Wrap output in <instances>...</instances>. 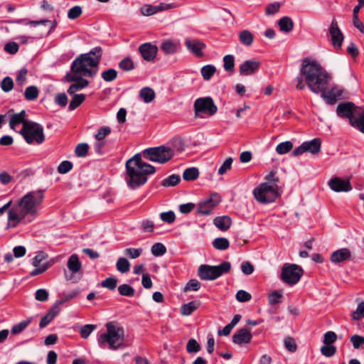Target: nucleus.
Instances as JSON below:
<instances>
[{
    "mask_svg": "<svg viewBox=\"0 0 364 364\" xmlns=\"http://www.w3.org/2000/svg\"><path fill=\"white\" fill-rule=\"evenodd\" d=\"M45 191H30L18 199L8 213L6 228L16 227L22 220L31 223L38 215V208L43 200Z\"/></svg>",
    "mask_w": 364,
    "mask_h": 364,
    "instance_id": "nucleus-1",
    "label": "nucleus"
},
{
    "mask_svg": "<svg viewBox=\"0 0 364 364\" xmlns=\"http://www.w3.org/2000/svg\"><path fill=\"white\" fill-rule=\"evenodd\" d=\"M301 76L295 79L296 88L299 90L306 86L315 94H319L326 85H329L331 75L316 60L308 58L302 61L300 69Z\"/></svg>",
    "mask_w": 364,
    "mask_h": 364,
    "instance_id": "nucleus-2",
    "label": "nucleus"
},
{
    "mask_svg": "<svg viewBox=\"0 0 364 364\" xmlns=\"http://www.w3.org/2000/svg\"><path fill=\"white\" fill-rule=\"evenodd\" d=\"M126 182L127 186L135 189L145 184L147 181V176L155 173V168L142 161L141 154H136L128 159L125 164Z\"/></svg>",
    "mask_w": 364,
    "mask_h": 364,
    "instance_id": "nucleus-3",
    "label": "nucleus"
},
{
    "mask_svg": "<svg viewBox=\"0 0 364 364\" xmlns=\"http://www.w3.org/2000/svg\"><path fill=\"white\" fill-rule=\"evenodd\" d=\"M102 53V48L95 47L89 53L81 54L73 60L71 73L82 77H92L97 73Z\"/></svg>",
    "mask_w": 364,
    "mask_h": 364,
    "instance_id": "nucleus-4",
    "label": "nucleus"
},
{
    "mask_svg": "<svg viewBox=\"0 0 364 364\" xmlns=\"http://www.w3.org/2000/svg\"><path fill=\"white\" fill-rule=\"evenodd\" d=\"M106 333L99 336L97 341L101 347H105V344L111 350H117L124 347V329L116 321H110L106 323Z\"/></svg>",
    "mask_w": 364,
    "mask_h": 364,
    "instance_id": "nucleus-5",
    "label": "nucleus"
},
{
    "mask_svg": "<svg viewBox=\"0 0 364 364\" xmlns=\"http://www.w3.org/2000/svg\"><path fill=\"white\" fill-rule=\"evenodd\" d=\"M267 178L268 181L261 183L253 191L255 198L260 203H272L279 196V178L271 173Z\"/></svg>",
    "mask_w": 364,
    "mask_h": 364,
    "instance_id": "nucleus-6",
    "label": "nucleus"
},
{
    "mask_svg": "<svg viewBox=\"0 0 364 364\" xmlns=\"http://www.w3.org/2000/svg\"><path fill=\"white\" fill-rule=\"evenodd\" d=\"M19 133L29 144L33 142L41 144L45 140L43 127L34 122L24 123V127H22Z\"/></svg>",
    "mask_w": 364,
    "mask_h": 364,
    "instance_id": "nucleus-7",
    "label": "nucleus"
},
{
    "mask_svg": "<svg viewBox=\"0 0 364 364\" xmlns=\"http://www.w3.org/2000/svg\"><path fill=\"white\" fill-rule=\"evenodd\" d=\"M143 156L150 161L165 164L173 156V149L171 147L160 146L144 150Z\"/></svg>",
    "mask_w": 364,
    "mask_h": 364,
    "instance_id": "nucleus-8",
    "label": "nucleus"
},
{
    "mask_svg": "<svg viewBox=\"0 0 364 364\" xmlns=\"http://www.w3.org/2000/svg\"><path fill=\"white\" fill-rule=\"evenodd\" d=\"M304 274L303 269L296 264L285 263L282 268L281 279L289 285L297 284Z\"/></svg>",
    "mask_w": 364,
    "mask_h": 364,
    "instance_id": "nucleus-9",
    "label": "nucleus"
},
{
    "mask_svg": "<svg viewBox=\"0 0 364 364\" xmlns=\"http://www.w3.org/2000/svg\"><path fill=\"white\" fill-rule=\"evenodd\" d=\"M218 107L210 97H200L194 102V113L196 117H201V114L208 116L214 115Z\"/></svg>",
    "mask_w": 364,
    "mask_h": 364,
    "instance_id": "nucleus-10",
    "label": "nucleus"
},
{
    "mask_svg": "<svg viewBox=\"0 0 364 364\" xmlns=\"http://www.w3.org/2000/svg\"><path fill=\"white\" fill-rule=\"evenodd\" d=\"M65 79L67 82H74L69 87L68 90L69 95L75 94L77 91L86 87L89 84V81L86 79H84L82 76H80L71 73H68L65 76Z\"/></svg>",
    "mask_w": 364,
    "mask_h": 364,
    "instance_id": "nucleus-11",
    "label": "nucleus"
},
{
    "mask_svg": "<svg viewBox=\"0 0 364 364\" xmlns=\"http://www.w3.org/2000/svg\"><path fill=\"white\" fill-rule=\"evenodd\" d=\"M328 85H326L324 90L319 92V93L327 104L334 105L341 99L343 93V90L338 86H334L329 90H328Z\"/></svg>",
    "mask_w": 364,
    "mask_h": 364,
    "instance_id": "nucleus-12",
    "label": "nucleus"
},
{
    "mask_svg": "<svg viewBox=\"0 0 364 364\" xmlns=\"http://www.w3.org/2000/svg\"><path fill=\"white\" fill-rule=\"evenodd\" d=\"M48 255L45 254L43 252L40 251L37 252L35 257L33 259L32 264L36 267L33 270H32L30 273L31 277H35L36 275L43 274L45 272L50 266L51 264L50 262H47L43 264L41 266H39L40 263L46 259Z\"/></svg>",
    "mask_w": 364,
    "mask_h": 364,
    "instance_id": "nucleus-13",
    "label": "nucleus"
},
{
    "mask_svg": "<svg viewBox=\"0 0 364 364\" xmlns=\"http://www.w3.org/2000/svg\"><path fill=\"white\" fill-rule=\"evenodd\" d=\"M329 34L331 36V41L332 45L336 48H341L344 39V36L338 27L337 21L335 18H333L329 27Z\"/></svg>",
    "mask_w": 364,
    "mask_h": 364,
    "instance_id": "nucleus-14",
    "label": "nucleus"
},
{
    "mask_svg": "<svg viewBox=\"0 0 364 364\" xmlns=\"http://www.w3.org/2000/svg\"><path fill=\"white\" fill-rule=\"evenodd\" d=\"M328 186L335 192H348L352 190L349 179L334 177L328 181Z\"/></svg>",
    "mask_w": 364,
    "mask_h": 364,
    "instance_id": "nucleus-15",
    "label": "nucleus"
},
{
    "mask_svg": "<svg viewBox=\"0 0 364 364\" xmlns=\"http://www.w3.org/2000/svg\"><path fill=\"white\" fill-rule=\"evenodd\" d=\"M260 62L257 60H247L240 65L239 73L242 76L251 75L259 68Z\"/></svg>",
    "mask_w": 364,
    "mask_h": 364,
    "instance_id": "nucleus-16",
    "label": "nucleus"
},
{
    "mask_svg": "<svg viewBox=\"0 0 364 364\" xmlns=\"http://www.w3.org/2000/svg\"><path fill=\"white\" fill-rule=\"evenodd\" d=\"M185 46L188 50L197 57H202L203 53L202 50L205 47L204 43L198 39L187 38L185 39Z\"/></svg>",
    "mask_w": 364,
    "mask_h": 364,
    "instance_id": "nucleus-17",
    "label": "nucleus"
},
{
    "mask_svg": "<svg viewBox=\"0 0 364 364\" xmlns=\"http://www.w3.org/2000/svg\"><path fill=\"white\" fill-rule=\"evenodd\" d=\"M355 105L351 102H343L338 104L336 108L337 114L342 118H348L350 122L351 119H355L353 116Z\"/></svg>",
    "mask_w": 364,
    "mask_h": 364,
    "instance_id": "nucleus-18",
    "label": "nucleus"
},
{
    "mask_svg": "<svg viewBox=\"0 0 364 364\" xmlns=\"http://www.w3.org/2000/svg\"><path fill=\"white\" fill-rule=\"evenodd\" d=\"M139 50L145 60L151 61L156 58L158 48L156 46L146 43L139 46Z\"/></svg>",
    "mask_w": 364,
    "mask_h": 364,
    "instance_id": "nucleus-19",
    "label": "nucleus"
},
{
    "mask_svg": "<svg viewBox=\"0 0 364 364\" xmlns=\"http://www.w3.org/2000/svg\"><path fill=\"white\" fill-rule=\"evenodd\" d=\"M199 277L203 280H214L218 279L214 266L202 264L198 270Z\"/></svg>",
    "mask_w": 364,
    "mask_h": 364,
    "instance_id": "nucleus-20",
    "label": "nucleus"
},
{
    "mask_svg": "<svg viewBox=\"0 0 364 364\" xmlns=\"http://www.w3.org/2000/svg\"><path fill=\"white\" fill-rule=\"evenodd\" d=\"M352 254L349 249L341 248L334 251L330 257L331 262L337 264L351 259Z\"/></svg>",
    "mask_w": 364,
    "mask_h": 364,
    "instance_id": "nucleus-21",
    "label": "nucleus"
},
{
    "mask_svg": "<svg viewBox=\"0 0 364 364\" xmlns=\"http://www.w3.org/2000/svg\"><path fill=\"white\" fill-rule=\"evenodd\" d=\"M251 332L249 329L245 328L238 330L232 336L233 343L238 345H241L242 343H249L251 341Z\"/></svg>",
    "mask_w": 364,
    "mask_h": 364,
    "instance_id": "nucleus-22",
    "label": "nucleus"
},
{
    "mask_svg": "<svg viewBox=\"0 0 364 364\" xmlns=\"http://www.w3.org/2000/svg\"><path fill=\"white\" fill-rule=\"evenodd\" d=\"M26 112L25 110H21L19 113L13 114L10 117L9 127L11 129L14 130L15 127L22 124L24 127V123L29 122V120L26 119Z\"/></svg>",
    "mask_w": 364,
    "mask_h": 364,
    "instance_id": "nucleus-23",
    "label": "nucleus"
},
{
    "mask_svg": "<svg viewBox=\"0 0 364 364\" xmlns=\"http://www.w3.org/2000/svg\"><path fill=\"white\" fill-rule=\"evenodd\" d=\"M216 203L213 202L212 198H209L199 203L197 213L200 215H208L210 214Z\"/></svg>",
    "mask_w": 364,
    "mask_h": 364,
    "instance_id": "nucleus-24",
    "label": "nucleus"
},
{
    "mask_svg": "<svg viewBox=\"0 0 364 364\" xmlns=\"http://www.w3.org/2000/svg\"><path fill=\"white\" fill-rule=\"evenodd\" d=\"M213 223L219 230L226 231L230 228L232 220L229 216L223 215L216 217L213 220Z\"/></svg>",
    "mask_w": 364,
    "mask_h": 364,
    "instance_id": "nucleus-25",
    "label": "nucleus"
},
{
    "mask_svg": "<svg viewBox=\"0 0 364 364\" xmlns=\"http://www.w3.org/2000/svg\"><path fill=\"white\" fill-rule=\"evenodd\" d=\"M60 307H58V306H53L50 310L47 313L46 315H45L41 319V321H40V323H39V326L40 328H44L46 327L47 325H48V323L50 322H51V321H53V319L57 316V314L60 312Z\"/></svg>",
    "mask_w": 364,
    "mask_h": 364,
    "instance_id": "nucleus-26",
    "label": "nucleus"
},
{
    "mask_svg": "<svg viewBox=\"0 0 364 364\" xmlns=\"http://www.w3.org/2000/svg\"><path fill=\"white\" fill-rule=\"evenodd\" d=\"M68 268L73 273L75 274L81 269V263L77 255H72L68 261Z\"/></svg>",
    "mask_w": 364,
    "mask_h": 364,
    "instance_id": "nucleus-27",
    "label": "nucleus"
},
{
    "mask_svg": "<svg viewBox=\"0 0 364 364\" xmlns=\"http://www.w3.org/2000/svg\"><path fill=\"white\" fill-rule=\"evenodd\" d=\"M306 151L313 154H317L321 149V140L318 138L314 139L309 141L304 142Z\"/></svg>",
    "mask_w": 364,
    "mask_h": 364,
    "instance_id": "nucleus-28",
    "label": "nucleus"
},
{
    "mask_svg": "<svg viewBox=\"0 0 364 364\" xmlns=\"http://www.w3.org/2000/svg\"><path fill=\"white\" fill-rule=\"evenodd\" d=\"M199 307V302L193 301L187 304H183L180 308V312L183 316H187L191 315L193 311Z\"/></svg>",
    "mask_w": 364,
    "mask_h": 364,
    "instance_id": "nucleus-29",
    "label": "nucleus"
},
{
    "mask_svg": "<svg viewBox=\"0 0 364 364\" xmlns=\"http://www.w3.org/2000/svg\"><path fill=\"white\" fill-rule=\"evenodd\" d=\"M278 26L282 31L289 33L294 28V23L289 17L284 16L279 19Z\"/></svg>",
    "mask_w": 364,
    "mask_h": 364,
    "instance_id": "nucleus-30",
    "label": "nucleus"
},
{
    "mask_svg": "<svg viewBox=\"0 0 364 364\" xmlns=\"http://www.w3.org/2000/svg\"><path fill=\"white\" fill-rule=\"evenodd\" d=\"M240 42L246 46H250L254 41L253 34L248 30H243L239 33Z\"/></svg>",
    "mask_w": 364,
    "mask_h": 364,
    "instance_id": "nucleus-31",
    "label": "nucleus"
},
{
    "mask_svg": "<svg viewBox=\"0 0 364 364\" xmlns=\"http://www.w3.org/2000/svg\"><path fill=\"white\" fill-rule=\"evenodd\" d=\"M140 98L146 103H149L154 100L155 92L150 87H144L139 92Z\"/></svg>",
    "mask_w": 364,
    "mask_h": 364,
    "instance_id": "nucleus-32",
    "label": "nucleus"
},
{
    "mask_svg": "<svg viewBox=\"0 0 364 364\" xmlns=\"http://www.w3.org/2000/svg\"><path fill=\"white\" fill-rule=\"evenodd\" d=\"M177 48V44L171 40L164 41L161 45V50L166 55L176 53Z\"/></svg>",
    "mask_w": 364,
    "mask_h": 364,
    "instance_id": "nucleus-33",
    "label": "nucleus"
},
{
    "mask_svg": "<svg viewBox=\"0 0 364 364\" xmlns=\"http://www.w3.org/2000/svg\"><path fill=\"white\" fill-rule=\"evenodd\" d=\"M78 294L79 291L77 289H75L67 293H63L60 294V299L57 300L54 305L60 307V306L63 304L65 302L68 301L77 296Z\"/></svg>",
    "mask_w": 364,
    "mask_h": 364,
    "instance_id": "nucleus-34",
    "label": "nucleus"
},
{
    "mask_svg": "<svg viewBox=\"0 0 364 364\" xmlns=\"http://www.w3.org/2000/svg\"><path fill=\"white\" fill-rule=\"evenodd\" d=\"M72 100L69 105V109L73 111L78 107L85 100V95L84 94H74L70 95Z\"/></svg>",
    "mask_w": 364,
    "mask_h": 364,
    "instance_id": "nucleus-35",
    "label": "nucleus"
},
{
    "mask_svg": "<svg viewBox=\"0 0 364 364\" xmlns=\"http://www.w3.org/2000/svg\"><path fill=\"white\" fill-rule=\"evenodd\" d=\"M116 268L120 273H127L129 271L130 263L125 257H119L116 263Z\"/></svg>",
    "mask_w": 364,
    "mask_h": 364,
    "instance_id": "nucleus-36",
    "label": "nucleus"
},
{
    "mask_svg": "<svg viewBox=\"0 0 364 364\" xmlns=\"http://www.w3.org/2000/svg\"><path fill=\"white\" fill-rule=\"evenodd\" d=\"M201 75L205 80H209L216 72V68L213 65H206L202 67Z\"/></svg>",
    "mask_w": 364,
    "mask_h": 364,
    "instance_id": "nucleus-37",
    "label": "nucleus"
},
{
    "mask_svg": "<svg viewBox=\"0 0 364 364\" xmlns=\"http://www.w3.org/2000/svg\"><path fill=\"white\" fill-rule=\"evenodd\" d=\"M39 95V90L36 86L32 85L25 90L24 97L28 101L35 100Z\"/></svg>",
    "mask_w": 364,
    "mask_h": 364,
    "instance_id": "nucleus-38",
    "label": "nucleus"
},
{
    "mask_svg": "<svg viewBox=\"0 0 364 364\" xmlns=\"http://www.w3.org/2000/svg\"><path fill=\"white\" fill-rule=\"evenodd\" d=\"M213 246L218 250H227L230 246V242L227 238L217 237L213 242Z\"/></svg>",
    "mask_w": 364,
    "mask_h": 364,
    "instance_id": "nucleus-39",
    "label": "nucleus"
},
{
    "mask_svg": "<svg viewBox=\"0 0 364 364\" xmlns=\"http://www.w3.org/2000/svg\"><path fill=\"white\" fill-rule=\"evenodd\" d=\"M198 169L195 167L186 168L183 173V178L185 181H194L198 178Z\"/></svg>",
    "mask_w": 364,
    "mask_h": 364,
    "instance_id": "nucleus-40",
    "label": "nucleus"
},
{
    "mask_svg": "<svg viewBox=\"0 0 364 364\" xmlns=\"http://www.w3.org/2000/svg\"><path fill=\"white\" fill-rule=\"evenodd\" d=\"M223 68L226 72L232 73L235 68V58L232 55H226L223 57Z\"/></svg>",
    "mask_w": 364,
    "mask_h": 364,
    "instance_id": "nucleus-41",
    "label": "nucleus"
},
{
    "mask_svg": "<svg viewBox=\"0 0 364 364\" xmlns=\"http://www.w3.org/2000/svg\"><path fill=\"white\" fill-rule=\"evenodd\" d=\"M293 148V143L287 141L279 144L276 147V151L278 154L282 155L289 153Z\"/></svg>",
    "mask_w": 364,
    "mask_h": 364,
    "instance_id": "nucleus-42",
    "label": "nucleus"
},
{
    "mask_svg": "<svg viewBox=\"0 0 364 364\" xmlns=\"http://www.w3.org/2000/svg\"><path fill=\"white\" fill-rule=\"evenodd\" d=\"M350 124L364 134V111L359 113L357 118L351 119Z\"/></svg>",
    "mask_w": 364,
    "mask_h": 364,
    "instance_id": "nucleus-43",
    "label": "nucleus"
},
{
    "mask_svg": "<svg viewBox=\"0 0 364 364\" xmlns=\"http://www.w3.org/2000/svg\"><path fill=\"white\" fill-rule=\"evenodd\" d=\"M181 181L179 175L173 174L161 181V186L164 187L174 186Z\"/></svg>",
    "mask_w": 364,
    "mask_h": 364,
    "instance_id": "nucleus-44",
    "label": "nucleus"
},
{
    "mask_svg": "<svg viewBox=\"0 0 364 364\" xmlns=\"http://www.w3.org/2000/svg\"><path fill=\"white\" fill-rule=\"evenodd\" d=\"M31 323V319H26L21 322L15 324L11 329V333L13 335L21 333Z\"/></svg>",
    "mask_w": 364,
    "mask_h": 364,
    "instance_id": "nucleus-45",
    "label": "nucleus"
},
{
    "mask_svg": "<svg viewBox=\"0 0 364 364\" xmlns=\"http://www.w3.org/2000/svg\"><path fill=\"white\" fill-rule=\"evenodd\" d=\"M118 291L120 295L133 296L135 293L134 289L129 284H123L118 287Z\"/></svg>",
    "mask_w": 364,
    "mask_h": 364,
    "instance_id": "nucleus-46",
    "label": "nucleus"
},
{
    "mask_svg": "<svg viewBox=\"0 0 364 364\" xmlns=\"http://www.w3.org/2000/svg\"><path fill=\"white\" fill-rule=\"evenodd\" d=\"M218 278L222 274L228 273L231 269V264L229 262H223L218 266H214Z\"/></svg>",
    "mask_w": 364,
    "mask_h": 364,
    "instance_id": "nucleus-47",
    "label": "nucleus"
},
{
    "mask_svg": "<svg viewBox=\"0 0 364 364\" xmlns=\"http://www.w3.org/2000/svg\"><path fill=\"white\" fill-rule=\"evenodd\" d=\"M89 145L87 143H81L76 146L75 154L78 157H85L88 154Z\"/></svg>",
    "mask_w": 364,
    "mask_h": 364,
    "instance_id": "nucleus-48",
    "label": "nucleus"
},
{
    "mask_svg": "<svg viewBox=\"0 0 364 364\" xmlns=\"http://www.w3.org/2000/svg\"><path fill=\"white\" fill-rule=\"evenodd\" d=\"M82 14V9L80 6H75L68 11V18L70 20H75L79 18Z\"/></svg>",
    "mask_w": 364,
    "mask_h": 364,
    "instance_id": "nucleus-49",
    "label": "nucleus"
},
{
    "mask_svg": "<svg viewBox=\"0 0 364 364\" xmlns=\"http://www.w3.org/2000/svg\"><path fill=\"white\" fill-rule=\"evenodd\" d=\"M151 251L153 255L159 257L166 253V248L162 243L157 242L151 247Z\"/></svg>",
    "mask_w": 364,
    "mask_h": 364,
    "instance_id": "nucleus-50",
    "label": "nucleus"
},
{
    "mask_svg": "<svg viewBox=\"0 0 364 364\" xmlns=\"http://www.w3.org/2000/svg\"><path fill=\"white\" fill-rule=\"evenodd\" d=\"M117 76V72L113 68L108 69L102 73V77L106 82L113 81Z\"/></svg>",
    "mask_w": 364,
    "mask_h": 364,
    "instance_id": "nucleus-51",
    "label": "nucleus"
},
{
    "mask_svg": "<svg viewBox=\"0 0 364 364\" xmlns=\"http://www.w3.org/2000/svg\"><path fill=\"white\" fill-rule=\"evenodd\" d=\"M117 285V279L114 277H108L101 282V286L109 290H114Z\"/></svg>",
    "mask_w": 364,
    "mask_h": 364,
    "instance_id": "nucleus-52",
    "label": "nucleus"
},
{
    "mask_svg": "<svg viewBox=\"0 0 364 364\" xmlns=\"http://www.w3.org/2000/svg\"><path fill=\"white\" fill-rule=\"evenodd\" d=\"M111 133L109 127H100L95 134V137L97 141H103V139Z\"/></svg>",
    "mask_w": 364,
    "mask_h": 364,
    "instance_id": "nucleus-53",
    "label": "nucleus"
},
{
    "mask_svg": "<svg viewBox=\"0 0 364 364\" xmlns=\"http://www.w3.org/2000/svg\"><path fill=\"white\" fill-rule=\"evenodd\" d=\"M143 252L142 248H127L124 250L125 255L130 259L138 258Z\"/></svg>",
    "mask_w": 364,
    "mask_h": 364,
    "instance_id": "nucleus-54",
    "label": "nucleus"
},
{
    "mask_svg": "<svg viewBox=\"0 0 364 364\" xmlns=\"http://www.w3.org/2000/svg\"><path fill=\"white\" fill-rule=\"evenodd\" d=\"M321 353L326 357H331L336 353V348L333 345H325L321 348Z\"/></svg>",
    "mask_w": 364,
    "mask_h": 364,
    "instance_id": "nucleus-55",
    "label": "nucleus"
},
{
    "mask_svg": "<svg viewBox=\"0 0 364 364\" xmlns=\"http://www.w3.org/2000/svg\"><path fill=\"white\" fill-rule=\"evenodd\" d=\"M1 87L5 92H10L14 87V81L11 77H6L1 83Z\"/></svg>",
    "mask_w": 364,
    "mask_h": 364,
    "instance_id": "nucleus-56",
    "label": "nucleus"
},
{
    "mask_svg": "<svg viewBox=\"0 0 364 364\" xmlns=\"http://www.w3.org/2000/svg\"><path fill=\"white\" fill-rule=\"evenodd\" d=\"M364 317V301H362L358 305L355 311L352 313V318L355 321H358Z\"/></svg>",
    "mask_w": 364,
    "mask_h": 364,
    "instance_id": "nucleus-57",
    "label": "nucleus"
},
{
    "mask_svg": "<svg viewBox=\"0 0 364 364\" xmlns=\"http://www.w3.org/2000/svg\"><path fill=\"white\" fill-rule=\"evenodd\" d=\"M28 70L26 68H21L16 77V83L18 85L23 86L27 80Z\"/></svg>",
    "mask_w": 364,
    "mask_h": 364,
    "instance_id": "nucleus-58",
    "label": "nucleus"
},
{
    "mask_svg": "<svg viewBox=\"0 0 364 364\" xmlns=\"http://www.w3.org/2000/svg\"><path fill=\"white\" fill-rule=\"evenodd\" d=\"M96 325L87 324L81 327L80 333L82 338H87L90 334L96 328Z\"/></svg>",
    "mask_w": 364,
    "mask_h": 364,
    "instance_id": "nucleus-59",
    "label": "nucleus"
},
{
    "mask_svg": "<svg viewBox=\"0 0 364 364\" xmlns=\"http://www.w3.org/2000/svg\"><path fill=\"white\" fill-rule=\"evenodd\" d=\"M350 341L355 349H359L362 345H364V337L359 335L352 336Z\"/></svg>",
    "mask_w": 364,
    "mask_h": 364,
    "instance_id": "nucleus-60",
    "label": "nucleus"
},
{
    "mask_svg": "<svg viewBox=\"0 0 364 364\" xmlns=\"http://www.w3.org/2000/svg\"><path fill=\"white\" fill-rule=\"evenodd\" d=\"M337 339V335L333 331H328L324 334L323 343L325 345H332Z\"/></svg>",
    "mask_w": 364,
    "mask_h": 364,
    "instance_id": "nucleus-61",
    "label": "nucleus"
},
{
    "mask_svg": "<svg viewBox=\"0 0 364 364\" xmlns=\"http://www.w3.org/2000/svg\"><path fill=\"white\" fill-rule=\"evenodd\" d=\"M233 159L232 157H229L226 159V160L223 162V164L220 166L218 169V173L220 175L225 174L228 170H230L232 167Z\"/></svg>",
    "mask_w": 364,
    "mask_h": 364,
    "instance_id": "nucleus-62",
    "label": "nucleus"
},
{
    "mask_svg": "<svg viewBox=\"0 0 364 364\" xmlns=\"http://www.w3.org/2000/svg\"><path fill=\"white\" fill-rule=\"evenodd\" d=\"M188 353H197L200 350V346L195 339H190L186 345Z\"/></svg>",
    "mask_w": 364,
    "mask_h": 364,
    "instance_id": "nucleus-63",
    "label": "nucleus"
},
{
    "mask_svg": "<svg viewBox=\"0 0 364 364\" xmlns=\"http://www.w3.org/2000/svg\"><path fill=\"white\" fill-rule=\"evenodd\" d=\"M119 67L125 71H129L134 68V63L129 58H125L119 64Z\"/></svg>",
    "mask_w": 364,
    "mask_h": 364,
    "instance_id": "nucleus-64",
    "label": "nucleus"
}]
</instances>
